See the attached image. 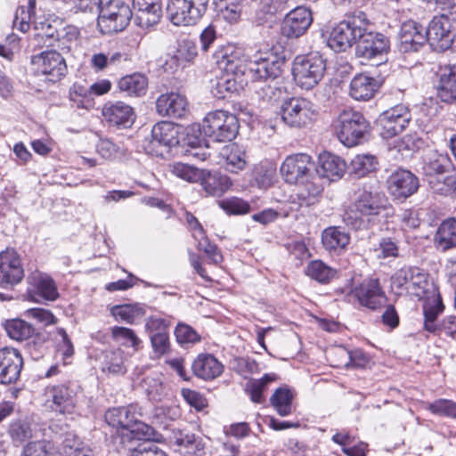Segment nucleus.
Listing matches in <instances>:
<instances>
[{
    "label": "nucleus",
    "instance_id": "nucleus-1",
    "mask_svg": "<svg viewBox=\"0 0 456 456\" xmlns=\"http://www.w3.org/2000/svg\"><path fill=\"white\" fill-rule=\"evenodd\" d=\"M285 63V57L279 53L278 48H272L265 52L256 53L252 59L242 53L232 63V69L229 73L238 77L246 76L251 80L268 77H278L281 74Z\"/></svg>",
    "mask_w": 456,
    "mask_h": 456
},
{
    "label": "nucleus",
    "instance_id": "nucleus-2",
    "mask_svg": "<svg viewBox=\"0 0 456 456\" xmlns=\"http://www.w3.org/2000/svg\"><path fill=\"white\" fill-rule=\"evenodd\" d=\"M315 162L312 157L305 153H297L288 156L281 166V174L286 183L290 184H301V191L289 202L291 210H299L301 208H308L313 204H307L302 198L308 193L307 183H310L314 175Z\"/></svg>",
    "mask_w": 456,
    "mask_h": 456
},
{
    "label": "nucleus",
    "instance_id": "nucleus-3",
    "mask_svg": "<svg viewBox=\"0 0 456 456\" xmlns=\"http://www.w3.org/2000/svg\"><path fill=\"white\" fill-rule=\"evenodd\" d=\"M346 162L337 155L323 152L319 156L318 165L315 164L314 175L307 183L308 193L302 198L307 204H315L328 181H334L343 176L346 171Z\"/></svg>",
    "mask_w": 456,
    "mask_h": 456
},
{
    "label": "nucleus",
    "instance_id": "nucleus-4",
    "mask_svg": "<svg viewBox=\"0 0 456 456\" xmlns=\"http://www.w3.org/2000/svg\"><path fill=\"white\" fill-rule=\"evenodd\" d=\"M199 131L215 142H226L234 139L239 131L236 116L224 110L208 113L200 126Z\"/></svg>",
    "mask_w": 456,
    "mask_h": 456
},
{
    "label": "nucleus",
    "instance_id": "nucleus-5",
    "mask_svg": "<svg viewBox=\"0 0 456 456\" xmlns=\"http://www.w3.org/2000/svg\"><path fill=\"white\" fill-rule=\"evenodd\" d=\"M366 15L359 12L358 15L349 17L336 25L330 33L327 44L335 52H344L354 44L357 45L358 38L363 33V25Z\"/></svg>",
    "mask_w": 456,
    "mask_h": 456
},
{
    "label": "nucleus",
    "instance_id": "nucleus-6",
    "mask_svg": "<svg viewBox=\"0 0 456 456\" xmlns=\"http://www.w3.org/2000/svg\"><path fill=\"white\" fill-rule=\"evenodd\" d=\"M370 124L358 111L344 110L335 125L338 140L347 147L357 145L369 132Z\"/></svg>",
    "mask_w": 456,
    "mask_h": 456
},
{
    "label": "nucleus",
    "instance_id": "nucleus-7",
    "mask_svg": "<svg viewBox=\"0 0 456 456\" xmlns=\"http://www.w3.org/2000/svg\"><path fill=\"white\" fill-rule=\"evenodd\" d=\"M98 27L103 34L122 31L133 18L129 6L119 0H109L98 9Z\"/></svg>",
    "mask_w": 456,
    "mask_h": 456
},
{
    "label": "nucleus",
    "instance_id": "nucleus-8",
    "mask_svg": "<svg viewBox=\"0 0 456 456\" xmlns=\"http://www.w3.org/2000/svg\"><path fill=\"white\" fill-rule=\"evenodd\" d=\"M326 69L325 61L318 53L297 57L292 72L297 85L304 89H311L322 78Z\"/></svg>",
    "mask_w": 456,
    "mask_h": 456
},
{
    "label": "nucleus",
    "instance_id": "nucleus-9",
    "mask_svg": "<svg viewBox=\"0 0 456 456\" xmlns=\"http://www.w3.org/2000/svg\"><path fill=\"white\" fill-rule=\"evenodd\" d=\"M209 0H168L167 12L175 26L196 24L205 14Z\"/></svg>",
    "mask_w": 456,
    "mask_h": 456
},
{
    "label": "nucleus",
    "instance_id": "nucleus-10",
    "mask_svg": "<svg viewBox=\"0 0 456 456\" xmlns=\"http://www.w3.org/2000/svg\"><path fill=\"white\" fill-rule=\"evenodd\" d=\"M105 421L112 428L129 431L138 439H141L140 433L145 437L150 436L151 428L138 419L134 405L109 409L105 413Z\"/></svg>",
    "mask_w": 456,
    "mask_h": 456
},
{
    "label": "nucleus",
    "instance_id": "nucleus-11",
    "mask_svg": "<svg viewBox=\"0 0 456 456\" xmlns=\"http://www.w3.org/2000/svg\"><path fill=\"white\" fill-rule=\"evenodd\" d=\"M392 286L398 294L422 297L428 287V273L419 267L403 266L392 276Z\"/></svg>",
    "mask_w": 456,
    "mask_h": 456
},
{
    "label": "nucleus",
    "instance_id": "nucleus-12",
    "mask_svg": "<svg viewBox=\"0 0 456 456\" xmlns=\"http://www.w3.org/2000/svg\"><path fill=\"white\" fill-rule=\"evenodd\" d=\"M282 121L291 127H302L309 124L316 114L314 103L301 97H292L282 102L280 107Z\"/></svg>",
    "mask_w": 456,
    "mask_h": 456
},
{
    "label": "nucleus",
    "instance_id": "nucleus-13",
    "mask_svg": "<svg viewBox=\"0 0 456 456\" xmlns=\"http://www.w3.org/2000/svg\"><path fill=\"white\" fill-rule=\"evenodd\" d=\"M45 404L61 415H73L77 411V397L73 388L66 384L48 386L45 391Z\"/></svg>",
    "mask_w": 456,
    "mask_h": 456
},
{
    "label": "nucleus",
    "instance_id": "nucleus-14",
    "mask_svg": "<svg viewBox=\"0 0 456 456\" xmlns=\"http://www.w3.org/2000/svg\"><path fill=\"white\" fill-rule=\"evenodd\" d=\"M411 120L410 109L398 104L383 111L377 119L380 135L385 139L393 138L403 132Z\"/></svg>",
    "mask_w": 456,
    "mask_h": 456
},
{
    "label": "nucleus",
    "instance_id": "nucleus-15",
    "mask_svg": "<svg viewBox=\"0 0 456 456\" xmlns=\"http://www.w3.org/2000/svg\"><path fill=\"white\" fill-rule=\"evenodd\" d=\"M368 21L363 25V33L358 38L356 53L367 60L379 58L386 55L390 48V42L387 37L379 32L367 31Z\"/></svg>",
    "mask_w": 456,
    "mask_h": 456
},
{
    "label": "nucleus",
    "instance_id": "nucleus-16",
    "mask_svg": "<svg viewBox=\"0 0 456 456\" xmlns=\"http://www.w3.org/2000/svg\"><path fill=\"white\" fill-rule=\"evenodd\" d=\"M24 268L18 252L7 248L0 252V287L10 288L21 282Z\"/></svg>",
    "mask_w": 456,
    "mask_h": 456
},
{
    "label": "nucleus",
    "instance_id": "nucleus-17",
    "mask_svg": "<svg viewBox=\"0 0 456 456\" xmlns=\"http://www.w3.org/2000/svg\"><path fill=\"white\" fill-rule=\"evenodd\" d=\"M426 33L428 43L434 50L439 52L450 48L454 39L452 20L446 14L435 16L426 28Z\"/></svg>",
    "mask_w": 456,
    "mask_h": 456
},
{
    "label": "nucleus",
    "instance_id": "nucleus-18",
    "mask_svg": "<svg viewBox=\"0 0 456 456\" xmlns=\"http://www.w3.org/2000/svg\"><path fill=\"white\" fill-rule=\"evenodd\" d=\"M31 62L37 72L47 77L53 82L60 80L67 72L64 58L55 50L45 51L31 57Z\"/></svg>",
    "mask_w": 456,
    "mask_h": 456
},
{
    "label": "nucleus",
    "instance_id": "nucleus-19",
    "mask_svg": "<svg viewBox=\"0 0 456 456\" xmlns=\"http://www.w3.org/2000/svg\"><path fill=\"white\" fill-rule=\"evenodd\" d=\"M352 296L360 305L377 310L387 301V297L378 279H366L352 289Z\"/></svg>",
    "mask_w": 456,
    "mask_h": 456
},
{
    "label": "nucleus",
    "instance_id": "nucleus-20",
    "mask_svg": "<svg viewBox=\"0 0 456 456\" xmlns=\"http://www.w3.org/2000/svg\"><path fill=\"white\" fill-rule=\"evenodd\" d=\"M387 183L389 194L398 200H404L411 197L419 186L418 177L405 169H399L392 173Z\"/></svg>",
    "mask_w": 456,
    "mask_h": 456
},
{
    "label": "nucleus",
    "instance_id": "nucleus-21",
    "mask_svg": "<svg viewBox=\"0 0 456 456\" xmlns=\"http://www.w3.org/2000/svg\"><path fill=\"white\" fill-rule=\"evenodd\" d=\"M312 22L311 11L306 7L298 6L284 17L281 31L288 38H297L306 32Z\"/></svg>",
    "mask_w": 456,
    "mask_h": 456
},
{
    "label": "nucleus",
    "instance_id": "nucleus-22",
    "mask_svg": "<svg viewBox=\"0 0 456 456\" xmlns=\"http://www.w3.org/2000/svg\"><path fill=\"white\" fill-rule=\"evenodd\" d=\"M178 130L173 123L162 121L151 129V141L149 147L157 156H163L168 150L178 144Z\"/></svg>",
    "mask_w": 456,
    "mask_h": 456
},
{
    "label": "nucleus",
    "instance_id": "nucleus-23",
    "mask_svg": "<svg viewBox=\"0 0 456 456\" xmlns=\"http://www.w3.org/2000/svg\"><path fill=\"white\" fill-rule=\"evenodd\" d=\"M428 42L426 28L413 20H407L399 32V50L402 53L419 51Z\"/></svg>",
    "mask_w": 456,
    "mask_h": 456
},
{
    "label": "nucleus",
    "instance_id": "nucleus-24",
    "mask_svg": "<svg viewBox=\"0 0 456 456\" xmlns=\"http://www.w3.org/2000/svg\"><path fill=\"white\" fill-rule=\"evenodd\" d=\"M23 359L19 350L12 347L0 349V383H15L20 375Z\"/></svg>",
    "mask_w": 456,
    "mask_h": 456
},
{
    "label": "nucleus",
    "instance_id": "nucleus-25",
    "mask_svg": "<svg viewBox=\"0 0 456 456\" xmlns=\"http://www.w3.org/2000/svg\"><path fill=\"white\" fill-rule=\"evenodd\" d=\"M167 439L171 448L184 456H200L204 452L201 438L192 433L173 429Z\"/></svg>",
    "mask_w": 456,
    "mask_h": 456
},
{
    "label": "nucleus",
    "instance_id": "nucleus-26",
    "mask_svg": "<svg viewBox=\"0 0 456 456\" xmlns=\"http://www.w3.org/2000/svg\"><path fill=\"white\" fill-rule=\"evenodd\" d=\"M134 23L143 28L157 24L162 16L161 0H133Z\"/></svg>",
    "mask_w": 456,
    "mask_h": 456
},
{
    "label": "nucleus",
    "instance_id": "nucleus-27",
    "mask_svg": "<svg viewBox=\"0 0 456 456\" xmlns=\"http://www.w3.org/2000/svg\"><path fill=\"white\" fill-rule=\"evenodd\" d=\"M28 291L41 297L45 300L54 301L59 297L57 286L53 279L47 273L35 270L27 277Z\"/></svg>",
    "mask_w": 456,
    "mask_h": 456
},
{
    "label": "nucleus",
    "instance_id": "nucleus-28",
    "mask_svg": "<svg viewBox=\"0 0 456 456\" xmlns=\"http://www.w3.org/2000/svg\"><path fill=\"white\" fill-rule=\"evenodd\" d=\"M452 167V163L446 153L429 150L422 157L421 169L426 176L427 182L431 178L443 176Z\"/></svg>",
    "mask_w": 456,
    "mask_h": 456
},
{
    "label": "nucleus",
    "instance_id": "nucleus-29",
    "mask_svg": "<svg viewBox=\"0 0 456 456\" xmlns=\"http://www.w3.org/2000/svg\"><path fill=\"white\" fill-rule=\"evenodd\" d=\"M156 108L158 113L163 117L182 118L188 111V101L179 93H167L159 96Z\"/></svg>",
    "mask_w": 456,
    "mask_h": 456
},
{
    "label": "nucleus",
    "instance_id": "nucleus-30",
    "mask_svg": "<svg viewBox=\"0 0 456 456\" xmlns=\"http://www.w3.org/2000/svg\"><path fill=\"white\" fill-rule=\"evenodd\" d=\"M102 116L110 126L118 128L130 127L135 118L133 108L123 102L106 103L102 109Z\"/></svg>",
    "mask_w": 456,
    "mask_h": 456
},
{
    "label": "nucleus",
    "instance_id": "nucleus-31",
    "mask_svg": "<svg viewBox=\"0 0 456 456\" xmlns=\"http://www.w3.org/2000/svg\"><path fill=\"white\" fill-rule=\"evenodd\" d=\"M379 81L366 73H358L349 85V95L356 101H369L378 92Z\"/></svg>",
    "mask_w": 456,
    "mask_h": 456
},
{
    "label": "nucleus",
    "instance_id": "nucleus-32",
    "mask_svg": "<svg viewBox=\"0 0 456 456\" xmlns=\"http://www.w3.org/2000/svg\"><path fill=\"white\" fill-rule=\"evenodd\" d=\"M437 94L444 102L456 101V63L440 67Z\"/></svg>",
    "mask_w": 456,
    "mask_h": 456
},
{
    "label": "nucleus",
    "instance_id": "nucleus-33",
    "mask_svg": "<svg viewBox=\"0 0 456 456\" xmlns=\"http://www.w3.org/2000/svg\"><path fill=\"white\" fill-rule=\"evenodd\" d=\"M191 369L197 377L210 380L222 374L224 366L214 355L201 354L194 360Z\"/></svg>",
    "mask_w": 456,
    "mask_h": 456
},
{
    "label": "nucleus",
    "instance_id": "nucleus-34",
    "mask_svg": "<svg viewBox=\"0 0 456 456\" xmlns=\"http://www.w3.org/2000/svg\"><path fill=\"white\" fill-rule=\"evenodd\" d=\"M140 387L152 402H161L170 395V389L160 373L145 376L140 382Z\"/></svg>",
    "mask_w": 456,
    "mask_h": 456
},
{
    "label": "nucleus",
    "instance_id": "nucleus-35",
    "mask_svg": "<svg viewBox=\"0 0 456 456\" xmlns=\"http://www.w3.org/2000/svg\"><path fill=\"white\" fill-rule=\"evenodd\" d=\"M424 144V141L417 134H408L389 142L388 150L399 154L400 157L395 155V158L404 159L412 156L413 153L423 148Z\"/></svg>",
    "mask_w": 456,
    "mask_h": 456
},
{
    "label": "nucleus",
    "instance_id": "nucleus-36",
    "mask_svg": "<svg viewBox=\"0 0 456 456\" xmlns=\"http://www.w3.org/2000/svg\"><path fill=\"white\" fill-rule=\"evenodd\" d=\"M382 206L380 204L379 196L370 191H363L361 192L353 205V209L356 215L354 219L377 216L380 213Z\"/></svg>",
    "mask_w": 456,
    "mask_h": 456
},
{
    "label": "nucleus",
    "instance_id": "nucleus-37",
    "mask_svg": "<svg viewBox=\"0 0 456 456\" xmlns=\"http://www.w3.org/2000/svg\"><path fill=\"white\" fill-rule=\"evenodd\" d=\"M201 186L209 196L219 197L223 195L231 186V179L220 173H208L201 176Z\"/></svg>",
    "mask_w": 456,
    "mask_h": 456
},
{
    "label": "nucleus",
    "instance_id": "nucleus-38",
    "mask_svg": "<svg viewBox=\"0 0 456 456\" xmlns=\"http://www.w3.org/2000/svg\"><path fill=\"white\" fill-rule=\"evenodd\" d=\"M61 448L68 456H94L91 446L74 432L63 436Z\"/></svg>",
    "mask_w": 456,
    "mask_h": 456
},
{
    "label": "nucleus",
    "instance_id": "nucleus-39",
    "mask_svg": "<svg viewBox=\"0 0 456 456\" xmlns=\"http://www.w3.org/2000/svg\"><path fill=\"white\" fill-rule=\"evenodd\" d=\"M434 240L436 248L443 251L456 247V220H444L439 225Z\"/></svg>",
    "mask_w": 456,
    "mask_h": 456
},
{
    "label": "nucleus",
    "instance_id": "nucleus-40",
    "mask_svg": "<svg viewBox=\"0 0 456 456\" xmlns=\"http://www.w3.org/2000/svg\"><path fill=\"white\" fill-rule=\"evenodd\" d=\"M322 241L329 251L344 249L349 244L350 236L344 229L331 226L322 232Z\"/></svg>",
    "mask_w": 456,
    "mask_h": 456
},
{
    "label": "nucleus",
    "instance_id": "nucleus-41",
    "mask_svg": "<svg viewBox=\"0 0 456 456\" xmlns=\"http://www.w3.org/2000/svg\"><path fill=\"white\" fill-rule=\"evenodd\" d=\"M102 372L111 375H122L126 373L125 354L120 348L104 352L103 360L101 362Z\"/></svg>",
    "mask_w": 456,
    "mask_h": 456
},
{
    "label": "nucleus",
    "instance_id": "nucleus-42",
    "mask_svg": "<svg viewBox=\"0 0 456 456\" xmlns=\"http://www.w3.org/2000/svg\"><path fill=\"white\" fill-rule=\"evenodd\" d=\"M243 49L233 45H226L220 46L213 54V58L218 68L226 73L232 69V63L237 58L242 56Z\"/></svg>",
    "mask_w": 456,
    "mask_h": 456
},
{
    "label": "nucleus",
    "instance_id": "nucleus-43",
    "mask_svg": "<svg viewBox=\"0 0 456 456\" xmlns=\"http://www.w3.org/2000/svg\"><path fill=\"white\" fill-rule=\"evenodd\" d=\"M221 155L225 159V168L232 173L243 170L247 165L245 151L236 144L225 146Z\"/></svg>",
    "mask_w": 456,
    "mask_h": 456
},
{
    "label": "nucleus",
    "instance_id": "nucleus-44",
    "mask_svg": "<svg viewBox=\"0 0 456 456\" xmlns=\"http://www.w3.org/2000/svg\"><path fill=\"white\" fill-rule=\"evenodd\" d=\"M293 391L286 387L277 388L270 398L271 405L282 417L289 416L292 411Z\"/></svg>",
    "mask_w": 456,
    "mask_h": 456
},
{
    "label": "nucleus",
    "instance_id": "nucleus-45",
    "mask_svg": "<svg viewBox=\"0 0 456 456\" xmlns=\"http://www.w3.org/2000/svg\"><path fill=\"white\" fill-rule=\"evenodd\" d=\"M219 15L227 22L233 24L240 20L243 0H215Z\"/></svg>",
    "mask_w": 456,
    "mask_h": 456
},
{
    "label": "nucleus",
    "instance_id": "nucleus-46",
    "mask_svg": "<svg viewBox=\"0 0 456 456\" xmlns=\"http://www.w3.org/2000/svg\"><path fill=\"white\" fill-rule=\"evenodd\" d=\"M434 193L443 196H456V171L444 176L431 178L428 182Z\"/></svg>",
    "mask_w": 456,
    "mask_h": 456
},
{
    "label": "nucleus",
    "instance_id": "nucleus-47",
    "mask_svg": "<svg viewBox=\"0 0 456 456\" xmlns=\"http://www.w3.org/2000/svg\"><path fill=\"white\" fill-rule=\"evenodd\" d=\"M239 77L236 75L225 72L224 75L217 78L215 86H213V94L219 99H224L228 94L237 92L242 83V80L238 81Z\"/></svg>",
    "mask_w": 456,
    "mask_h": 456
},
{
    "label": "nucleus",
    "instance_id": "nucleus-48",
    "mask_svg": "<svg viewBox=\"0 0 456 456\" xmlns=\"http://www.w3.org/2000/svg\"><path fill=\"white\" fill-rule=\"evenodd\" d=\"M276 173L275 167L271 163H260L254 167L252 170V184L260 189H266L273 182Z\"/></svg>",
    "mask_w": 456,
    "mask_h": 456
},
{
    "label": "nucleus",
    "instance_id": "nucleus-49",
    "mask_svg": "<svg viewBox=\"0 0 456 456\" xmlns=\"http://www.w3.org/2000/svg\"><path fill=\"white\" fill-rule=\"evenodd\" d=\"M20 456H61V453L53 442L39 440L25 445Z\"/></svg>",
    "mask_w": 456,
    "mask_h": 456
},
{
    "label": "nucleus",
    "instance_id": "nucleus-50",
    "mask_svg": "<svg viewBox=\"0 0 456 456\" xmlns=\"http://www.w3.org/2000/svg\"><path fill=\"white\" fill-rule=\"evenodd\" d=\"M147 78L141 74H133L122 77L118 82V87L121 91L129 95L140 96L144 94L147 88Z\"/></svg>",
    "mask_w": 456,
    "mask_h": 456
},
{
    "label": "nucleus",
    "instance_id": "nucleus-51",
    "mask_svg": "<svg viewBox=\"0 0 456 456\" xmlns=\"http://www.w3.org/2000/svg\"><path fill=\"white\" fill-rule=\"evenodd\" d=\"M277 379L274 373L265 374L259 379H250L247 382L245 391L250 396L252 402L256 403H262L265 402L263 395L264 390L267 385Z\"/></svg>",
    "mask_w": 456,
    "mask_h": 456
},
{
    "label": "nucleus",
    "instance_id": "nucleus-52",
    "mask_svg": "<svg viewBox=\"0 0 456 456\" xmlns=\"http://www.w3.org/2000/svg\"><path fill=\"white\" fill-rule=\"evenodd\" d=\"M305 273L320 283H329L336 276L337 271L321 260H314L307 265Z\"/></svg>",
    "mask_w": 456,
    "mask_h": 456
},
{
    "label": "nucleus",
    "instance_id": "nucleus-53",
    "mask_svg": "<svg viewBox=\"0 0 456 456\" xmlns=\"http://www.w3.org/2000/svg\"><path fill=\"white\" fill-rule=\"evenodd\" d=\"M36 30L37 31L30 41V45L34 48L55 46V40L60 29H57L49 23H42L41 28H36Z\"/></svg>",
    "mask_w": 456,
    "mask_h": 456
},
{
    "label": "nucleus",
    "instance_id": "nucleus-54",
    "mask_svg": "<svg viewBox=\"0 0 456 456\" xmlns=\"http://www.w3.org/2000/svg\"><path fill=\"white\" fill-rule=\"evenodd\" d=\"M443 309L444 306L439 297H433L425 303L423 307L424 326L428 331H436L438 329L436 318Z\"/></svg>",
    "mask_w": 456,
    "mask_h": 456
},
{
    "label": "nucleus",
    "instance_id": "nucleus-55",
    "mask_svg": "<svg viewBox=\"0 0 456 456\" xmlns=\"http://www.w3.org/2000/svg\"><path fill=\"white\" fill-rule=\"evenodd\" d=\"M4 330L12 339L18 341H25L30 335L34 334V328L20 319L6 321Z\"/></svg>",
    "mask_w": 456,
    "mask_h": 456
},
{
    "label": "nucleus",
    "instance_id": "nucleus-56",
    "mask_svg": "<svg viewBox=\"0 0 456 456\" xmlns=\"http://www.w3.org/2000/svg\"><path fill=\"white\" fill-rule=\"evenodd\" d=\"M275 78L276 77H263L256 80H251L255 84L254 87L256 93L264 101L273 102L280 97L281 92L274 83Z\"/></svg>",
    "mask_w": 456,
    "mask_h": 456
},
{
    "label": "nucleus",
    "instance_id": "nucleus-57",
    "mask_svg": "<svg viewBox=\"0 0 456 456\" xmlns=\"http://www.w3.org/2000/svg\"><path fill=\"white\" fill-rule=\"evenodd\" d=\"M12 441L20 444L32 437L30 423L25 419H13L7 430Z\"/></svg>",
    "mask_w": 456,
    "mask_h": 456
},
{
    "label": "nucleus",
    "instance_id": "nucleus-58",
    "mask_svg": "<svg viewBox=\"0 0 456 456\" xmlns=\"http://www.w3.org/2000/svg\"><path fill=\"white\" fill-rule=\"evenodd\" d=\"M378 161L373 155H356L350 163L351 172L358 177L374 171L377 168Z\"/></svg>",
    "mask_w": 456,
    "mask_h": 456
},
{
    "label": "nucleus",
    "instance_id": "nucleus-59",
    "mask_svg": "<svg viewBox=\"0 0 456 456\" xmlns=\"http://www.w3.org/2000/svg\"><path fill=\"white\" fill-rule=\"evenodd\" d=\"M78 35L79 32L76 27H63L57 34L55 46L63 52H69L77 46Z\"/></svg>",
    "mask_w": 456,
    "mask_h": 456
},
{
    "label": "nucleus",
    "instance_id": "nucleus-60",
    "mask_svg": "<svg viewBox=\"0 0 456 456\" xmlns=\"http://www.w3.org/2000/svg\"><path fill=\"white\" fill-rule=\"evenodd\" d=\"M336 354L347 360L345 362L347 368H366L370 362L367 354L360 349L347 351L345 347H338Z\"/></svg>",
    "mask_w": 456,
    "mask_h": 456
},
{
    "label": "nucleus",
    "instance_id": "nucleus-61",
    "mask_svg": "<svg viewBox=\"0 0 456 456\" xmlns=\"http://www.w3.org/2000/svg\"><path fill=\"white\" fill-rule=\"evenodd\" d=\"M111 314L117 321L132 324L137 318L142 316L143 312L138 305H122L113 306Z\"/></svg>",
    "mask_w": 456,
    "mask_h": 456
},
{
    "label": "nucleus",
    "instance_id": "nucleus-62",
    "mask_svg": "<svg viewBox=\"0 0 456 456\" xmlns=\"http://www.w3.org/2000/svg\"><path fill=\"white\" fill-rule=\"evenodd\" d=\"M111 337L117 343L124 346L138 348L141 340L134 331L129 328L114 326L111 328Z\"/></svg>",
    "mask_w": 456,
    "mask_h": 456
},
{
    "label": "nucleus",
    "instance_id": "nucleus-63",
    "mask_svg": "<svg viewBox=\"0 0 456 456\" xmlns=\"http://www.w3.org/2000/svg\"><path fill=\"white\" fill-rule=\"evenodd\" d=\"M427 409L435 415L456 419V403L440 398L428 403Z\"/></svg>",
    "mask_w": 456,
    "mask_h": 456
},
{
    "label": "nucleus",
    "instance_id": "nucleus-64",
    "mask_svg": "<svg viewBox=\"0 0 456 456\" xmlns=\"http://www.w3.org/2000/svg\"><path fill=\"white\" fill-rule=\"evenodd\" d=\"M36 5V0H28V6L19 7L13 20V28L21 32H27L30 28L31 14Z\"/></svg>",
    "mask_w": 456,
    "mask_h": 456
}]
</instances>
